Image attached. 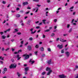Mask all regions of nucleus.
<instances>
[{"label":"nucleus","instance_id":"37998d69","mask_svg":"<svg viewBox=\"0 0 78 78\" xmlns=\"http://www.w3.org/2000/svg\"><path fill=\"white\" fill-rule=\"evenodd\" d=\"M4 45H7V42L6 43L4 42Z\"/></svg>","mask_w":78,"mask_h":78},{"label":"nucleus","instance_id":"9b49d317","mask_svg":"<svg viewBox=\"0 0 78 78\" xmlns=\"http://www.w3.org/2000/svg\"><path fill=\"white\" fill-rule=\"evenodd\" d=\"M18 31H19V30L17 29H15V31H13V33H16V32H18Z\"/></svg>","mask_w":78,"mask_h":78},{"label":"nucleus","instance_id":"b1692460","mask_svg":"<svg viewBox=\"0 0 78 78\" xmlns=\"http://www.w3.org/2000/svg\"><path fill=\"white\" fill-rule=\"evenodd\" d=\"M45 74V72H43L41 73V75H44Z\"/></svg>","mask_w":78,"mask_h":78},{"label":"nucleus","instance_id":"a19ab883","mask_svg":"<svg viewBox=\"0 0 78 78\" xmlns=\"http://www.w3.org/2000/svg\"><path fill=\"white\" fill-rule=\"evenodd\" d=\"M2 3L3 4H6V2H5V1H3L2 2Z\"/></svg>","mask_w":78,"mask_h":78},{"label":"nucleus","instance_id":"bb28decb","mask_svg":"<svg viewBox=\"0 0 78 78\" xmlns=\"http://www.w3.org/2000/svg\"><path fill=\"white\" fill-rule=\"evenodd\" d=\"M48 51H51V49L48 48Z\"/></svg>","mask_w":78,"mask_h":78},{"label":"nucleus","instance_id":"4468645a","mask_svg":"<svg viewBox=\"0 0 78 78\" xmlns=\"http://www.w3.org/2000/svg\"><path fill=\"white\" fill-rule=\"evenodd\" d=\"M66 55H67V57H68V56H69V55L70 54H69V52H66Z\"/></svg>","mask_w":78,"mask_h":78},{"label":"nucleus","instance_id":"20e7f679","mask_svg":"<svg viewBox=\"0 0 78 78\" xmlns=\"http://www.w3.org/2000/svg\"><path fill=\"white\" fill-rule=\"evenodd\" d=\"M34 29L33 28H31V29L30 30V31L31 32V34H34L36 32V30H35L34 32L33 31V30Z\"/></svg>","mask_w":78,"mask_h":78},{"label":"nucleus","instance_id":"412c9836","mask_svg":"<svg viewBox=\"0 0 78 78\" xmlns=\"http://www.w3.org/2000/svg\"><path fill=\"white\" fill-rule=\"evenodd\" d=\"M4 58V57H2V56H0V59H1V60H2V61H3V58Z\"/></svg>","mask_w":78,"mask_h":78},{"label":"nucleus","instance_id":"de8ad7c7","mask_svg":"<svg viewBox=\"0 0 78 78\" xmlns=\"http://www.w3.org/2000/svg\"><path fill=\"white\" fill-rule=\"evenodd\" d=\"M9 50V48H8L6 49H5V50L6 51Z\"/></svg>","mask_w":78,"mask_h":78},{"label":"nucleus","instance_id":"c756f323","mask_svg":"<svg viewBox=\"0 0 78 78\" xmlns=\"http://www.w3.org/2000/svg\"><path fill=\"white\" fill-rule=\"evenodd\" d=\"M23 42H24V41L23 40L21 41V44H23Z\"/></svg>","mask_w":78,"mask_h":78},{"label":"nucleus","instance_id":"6ab92c4d","mask_svg":"<svg viewBox=\"0 0 78 78\" xmlns=\"http://www.w3.org/2000/svg\"><path fill=\"white\" fill-rule=\"evenodd\" d=\"M46 20H42L43 23H44V24H45V22Z\"/></svg>","mask_w":78,"mask_h":78},{"label":"nucleus","instance_id":"dca6fc26","mask_svg":"<svg viewBox=\"0 0 78 78\" xmlns=\"http://www.w3.org/2000/svg\"><path fill=\"white\" fill-rule=\"evenodd\" d=\"M51 59H50L49 60L48 62V64H51Z\"/></svg>","mask_w":78,"mask_h":78},{"label":"nucleus","instance_id":"69168bd1","mask_svg":"<svg viewBox=\"0 0 78 78\" xmlns=\"http://www.w3.org/2000/svg\"><path fill=\"white\" fill-rule=\"evenodd\" d=\"M36 28L37 29H38L39 28V26L36 27Z\"/></svg>","mask_w":78,"mask_h":78},{"label":"nucleus","instance_id":"6e6552de","mask_svg":"<svg viewBox=\"0 0 78 78\" xmlns=\"http://www.w3.org/2000/svg\"><path fill=\"white\" fill-rule=\"evenodd\" d=\"M28 2H23V6H25V5H28Z\"/></svg>","mask_w":78,"mask_h":78},{"label":"nucleus","instance_id":"72a5a7b5","mask_svg":"<svg viewBox=\"0 0 78 78\" xmlns=\"http://www.w3.org/2000/svg\"><path fill=\"white\" fill-rule=\"evenodd\" d=\"M20 52H22L21 50H20L18 51V53H19Z\"/></svg>","mask_w":78,"mask_h":78},{"label":"nucleus","instance_id":"4d7b16f0","mask_svg":"<svg viewBox=\"0 0 78 78\" xmlns=\"http://www.w3.org/2000/svg\"><path fill=\"white\" fill-rule=\"evenodd\" d=\"M37 6H38V7H40V6H41V5H39L37 4Z\"/></svg>","mask_w":78,"mask_h":78},{"label":"nucleus","instance_id":"a878e982","mask_svg":"<svg viewBox=\"0 0 78 78\" xmlns=\"http://www.w3.org/2000/svg\"><path fill=\"white\" fill-rule=\"evenodd\" d=\"M50 30L49 29H48L44 31V32H48V31H49Z\"/></svg>","mask_w":78,"mask_h":78},{"label":"nucleus","instance_id":"423d86ee","mask_svg":"<svg viewBox=\"0 0 78 78\" xmlns=\"http://www.w3.org/2000/svg\"><path fill=\"white\" fill-rule=\"evenodd\" d=\"M57 47L59 48V49H61L62 48V45H61L60 44H58L57 46Z\"/></svg>","mask_w":78,"mask_h":78},{"label":"nucleus","instance_id":"4be33fe9","mask_svg":"<svg viewBox=\"0 0 78 78\" xmlns=\"http://www.w3.org/2000/svg\"><path fill=\"white\" fill-rule=\"evenodd\" d=\"M72 29L71 28L69 30V33H70V32H72Z\"/></svg>","mask_w":78,"mask_h":78},{"label":"nucleus","instance_id":"58836bf2","mask_svg":"<svg viewBox=\"0 0 78 78\" xmlns=\"http://www.w3.org/2000/svg\"><path fill=\"white\" fill-rule=\"evenodd\" d=\"M11 61H12V62H14V60L13 59V58H12L11 59Z\"/></svg>","mask_w":78,"mask_h":78},{"label":"nucleus","instance_id":"9d476101","mask_svg":"<svg viewBox=\"0 0 78 78\" xmlns=\"http://www.w3.org/2000/svg\"><path fill=\"white\" fill-rule=\"evenodd\" d=\"M31 62V64H33V63H34V61L32 59H30V61H29V62Z\"/></svg>","mask_w":78,"mask_h":78},{"label":"nucleus","instance_id":"c9c22d12","mask_svg":"<svg viewBox=\"0 0 78 78\" xmlns=\"http://www.w3.org/2000/svg\"><path fill=\"white\" fill-rule=\"evenodd\" d=\"M12 51H15V49L13 48H12Z\"/></svg>","mask_w":78,"mask_h":78},{"label":"nucleus","instance_id":"39448f33","mask_svg":"<svg viewBox=\"0 0 78 78\" xmlns=\"http://www.w3.org/2000/svg\"><path fill=\"white\" fill-rule=\"evenodd\" d=\"M59 77L61 78H65L66 77V76L64 74H62L61 75H59Z\"/></svg>","mask_w":78,"mask_h":78},{"label":"nucleus","instance_id":"338daca9","mask_svg":"<svg viewBox=\"0 0 78 78\" xmlns=\"http://www.w3.org/2000/svg\"><path fill=\"white\" fill-rule=\"evenodd\" d=\"M57 28V26H55V27H54V29H56Z\"/></svg>","mask_w":78,"mask_h":78},{"label":"nucleus","instance_id":"7c9ffc66","mask_svg":"<svg viewBox=\"0 0 78 78\" xmlns=\"http://www.w3.org/2000/svg\"><path fill=\"white\" fill-rule=\"evenodd\" d=\"M35 54L36 55V56L37 55V51H36L35 52Z\"/></svg>","mask_w":78,"mask_h":78},{"label":"nucleus","instance_id":"5fc2aeb1","mask_svg":"<svg viewBox=\"0 0 78 78\" xmlns=\"http://www.w3.org/2000/svg\"><path fill=\"white\" fill-rule=\"evenodd\" d=\"M47 2L48 3H50V0H47Z\"/></svg>","mask_w":78,"mask_h":78},{"label":"nucleus","instance_id":"f3484780","mask_svg":"<svg viewBox=\"0 0 78 78\" xmlns=\"http://www.w3.org/2000/svg\"><path fill=\"white\" fill-rule=\"evenodd\" d=\"M25 71H28V70H29V68L28 67L25 68Z\"/></svg>","mask_w":78,"mask_h":78},{"label":"nucleus","instance_id":"ea45409f","mask_svg":"<svg viewBox=\"0 0 78 78\" xmlns=\"http://www.w3.org/2000/svg\"><path fill=\"white\" fill-rule=\"evenodd\" d=\"M19 55H17L16 56V58H19Z\"/></svg>","mask_w":78,"mask_h":78},{"label":"nucleus","instance_id":"2f4dec72","mask_svg":"<svg viewBox=\"0 0 78 78\" xmlns=\"http://www.w3.org/2000/svg\"><path fill=\"white\" fill-rule=\"evenodd\" d=\"M54 36H55V34L54 33H52L51 35V36L52 37Z\"/></svg>","mask_w":78,"mask_h":78},{"label":"nucleus","instance_id":"6e6d98bb","mask_svg":"<svg viewBox=\"0 0 78 78\" xmlns=\"http://www.w3.org/2000/svg\"><path fill=\"white\" fill-rule=\"evenodd\" d=\"M5 50V48H4V47L2 48V51H4V50Z\"/></svg>","mask_w":78,"mask_h":78},{"label":"nucleus","instance_id":"a211bd4d","mask_svg":"<svg viewBox=\"0 0 78 78\" xmlns=\"http://www.w3.org/2000/svg\"><path fill=\"white\" fill-rule=\"evenodd\" d=\"M40 49V51H44V48L43 47H41Z\"/></svg>","mask_w":78,"mask_h":78},{"label":"nucleus","instance_id":"ddd939ff","mask_svg":"<svg viewBox=\"0 0 78 78\" xmlns=\"http://www.w3.org/2000/svg\"><path fill=\"white\" fill-rule=\"evenodd\" d=\"M63 40H64V39H62V38H60V41H61V42H66V40L64 41Z\"/></svg>","mask_w":78,"mask_h":78},{"label":"nucleus","instance_id":"2eb2a0df","mask_svg":"<svg viewBox=\"0 0 78 78\" xmlns=\"http://www.w3.org/2000/svg\"><path fill=\"white\" fill-rule=\"evenodd\" d=\"M1 37L2 39H5L6 37V36L5 35H2Z\"/></svg>","mask_w":78,"mask_h":78},{"label":"nucleus","instance_id":"79ce46f5","mask_svg":"<svg viewBox=\"0 0 78 78\" xmlns=\"http://www.w3.org/2000/svg\"><path fill=\"white\" fill-rule=\"evenodd\" d=\"M54 22H57V19H55L54 20Z\"/></svg>","mask_w":78,"mask_h":78},{"label":"nucleus","instance_id":"774afa93","mask_svg":"<svg viewBox=\"0 0 78 78\" xmlns=\"http://www.w3.org/2000/svg\"><path fill=\"white\" fill-rule=\"evenodd\" d=\"M75 78H78V74L77 75V76H76Z\"/></svg>","mask_w":78,"mask_h":78},{"label":"nucleus","instance_id":"f257e3e1","mask_svg":"<svg viewBox=\"0 0 78 78\" xmlns=\"http://www.w3.org/2000/svg\"><path fill=\"white\" fill-rule=\"evenodd\" d=\"M17 67V65L16 63L11 64L9 67L10 69H12V68H16Z\"/></svg>","mask_w":78,"mask_h":78},{"label":"nucleus","instance_id":"09e8293b","mask_svg":"<svg viewBox=\"0 0 78 78\" xmlns=\"http://www.w3.org/2000/svg\"><path fill=\"white\" fill-rule=\"evenodd\" d=\"M45 56V54H42V56H43V57H44V56Z\"/></svg>","mask_w":78,"mask_h":78},{"label":"nucleus","instance_id":"0eeeda50","mask_svg":"<svg viewBox=\"0 0 78 78\" xmlns=\"http://www.w3.org/2000/svg\"><path fill=\"white\" fill-rule=\"evenodd\" d=\"M27 49L29 50V51H30V50H31L32 48H31V46H27Z\"/></svg>","mask_w":78,"mask_h":78},{"label":"nucleus","instance_id":"f704fd0d","mask_svg":"<svg viewBox=\"0 0 78 78\" xmlns=\"http://www.w3.org/2000/svg\"><path fill=\"white\" fill-rule=\"evenodd\" d=\"M43 38H45V35L44 34L43 35V37H42Z\"/></svg>","mask_w":78,"mask_h":78},{"label":"nucleus","instance_id":"1a4fd4ad","mask_svg":"<svg viewBox=\"0 0 78 78\" xmlns=\"http://www.w3.org/2000/svg\"><path fill=\"white\" fill-rule=\"evenodd\" d=\"M74 8V6H73L72 7H71L69 9V11H70V12H72L73 11V8Z\"/></svg>","mask_w":78,"mask_h":78},{"label":"nucleus","instance_id":"e2e57ef3","mask_svg":"<svg viewBox=\"0 0 78 78\" xmlns=\"http://www.w3.org/2000/svg\"><path fill=\"white\" fill-rule=\"evenodd\" d=\"M11 30L10 29H9L8 30H7V31H9Z\"/></svg>","mask_w":78,"mask_h":78},{"label":"nucleus","instance_id":"bf43d9fd","mask_svg":"<svg viewBox=\"0 0 78 78\" xmlns=\"http://www.w3.org/2000/svg\"><path fill=\"white\" fill-rule=\"evenodd\" d=\"M30 13V11H28L27 12H26V14H28V13Z\"/></svg>","mask_w":78,"mask_h":78},{"label":"nucleus","instance_id":"0e129e2a","mask_svg":"<svg viewBox=\"0 0 78 78\" xmlns=\"http://www.w3.org/2000/svg\"><path fill=\"white\" fill-rule=\"evenodd\" d=\"M75 67H76V69H78V66L76 65L75 66Z\"/></svg>","mask_w":78,"mask_h":78},{"label":"nucleus","instance_id":"f03ea898","mask_svg":"<svg viewBox=\"0 0 78 78\" xmlns=\"http://www.w3.org/2000/svg\"><path fill=\"white\" fill-rule=\"evenodd\" d=\"M50 68L48 67H47L46 69V71H48V70H49V72L47 74V75H50V73L52 72V70H50Z\"/></svg>","mask_w":78,"mask_h":78},{"label":"nucleus","instance_id":"603ef678","mask_svg":"<svg viewBox=\"0 0 78 78\" xmlns=\"http://www.w3.org/2000/svg\"><path fill=\"white\" fill-rule=\"evenodd\" d=\"M59 38H57V39H56V41H59Z\"/></svg>","mask_w":78,"mask_h":78},{"label":"nucleus","instance_id":"473e14b6","mask_svg":"<svg viewBox=\"0 0 78 78\" xmlns=\"http://www.w3.org/2000/svg\"><path fill=\"white\" fill-rule=\"evenodd\" d=\"M37 9L35 11V12H37V11H38V9L39 8V7H37Z\"/></svg>","mask_w":78,"mask_h":78},{"label":"nucleus","instance_id":"680f3d73","mask_svg":"<svg viewBox=\"0 0 78 78\" xmlns=\"http://www.w3.org/2000/svg\"><path fill=\"white\" fill-rule=\"evenodd\" d=\"M45 11H46V10L47 11V10H48V8H46V9H45Z\"/></svg>","mask_w":78,"mask_h":78},{"label":"nucleus","instance_id":"8fccbe9b","mask_svg":"<svg viewBox=\"0 0 78 78\" xmlns=\"http://www.w3.org/2000/svg\"><path fill=\"white\" fill-rule=\"evenodd\" d=\"M17 60H19V59H20V58H21V57H19L18 58H17Z\"/></svg>","mask_w":78,"mask_h":78},{"label":"nucleus","instance_id":"c03bdc74","mask_svg":"<svg viewBox=\"0 0 78 78\" xmlns=\"http://www.w3.org/2000/svg\"><path fill=\"white\" fill-rule=\"evenodd\" d=\"M20 12L21 13H23V10H20Z\"/></svg>","mask_w":78,"mask_h":78},{"label":"nucleus","instance_id":"393cba45","mask_svg":"<svg viewBox=\"0 0 78 78\" xmlns=\"http://www.w3.org/2000/svg\"><path fill=\"white\" fill-rule=\"evenodd\" d=\"M32 40H33V38H32V37H30V38L29 39V41H32Z\"/></svg>","mask_w":78,"mask_h":78},{"label":"nucleus","instance_id":"3c124183","mask_svg":"<svg viewBox=\"0 0 78 78\" xmlns=\"http://www.w3.org/2000/svg\"><path fill=\"white\" fill-rule=\"evenodd\" d=\"M61 53H64V50H62L61 51Z\"/></svg>","mask_w":78,"mask_h":78},{"label":"nucleus","instance_id":"a18cd8bd","mask_svg":"<svg viewBox=\"0 0 78 78\" xmlns=\"http://www.w3.org/2000/svg\"><path fill=\"white\" fill-rule=\"evenodd\" d=\"M69 27H70V24H68L67 25V27L68 28H69Z\"/></svg>","mask_w":78,"mask_h":78},{"label":"nucleus","instance_id":"f8f14e48","mask_svg":"<svg viewBox=\"0 0 78 78\" xmlns=\"http://www.w3.org/2000/svg\"><path fill=\"white\" fill-rule=\"evenodd\" d=\"M17 75H18V77H20V76H21V75H22V74H20V73H19L18 72H17Z\"/></svg>","mask_w":78,"mask_h":78},{"label":"nucleus","instance_id":"4c0bfd02","mask_svg":"<svg viewBox=\"0 0 78 78\" xmlns=\"http://www.w3.org/2000/svg\"><path fill=\"white\" fill-rule=\"evenodd\" d=\"M9 44H10V42H7V45H9Z\"/></svg>","mask_w":78,"mask_h":78},{"label":"nucleus","instance_id":"aec40b11","mask_svg":"<svg viewBox=\"0 0 78 78\" xmlns=\"http://www.w3.org/2000/svg\"><path fill=\"white\" fill-rule=\"evenodd\" d=\"M4 71H5V72H6V71H7V69L6 68H5L3 69Z\"/></svg>","mask_w":78,"mask_h":78},{"label":"nucleus","instance_id":"7ed1b4c3","mask_svg":"<svg viewBox=\"0 0 78 78\" xmlns=\"http://www.w3.org/2000/svg\"><path fill=\"white\" fill-rule=\"evenodd\" d=\"M23 56H25V59H27L29 58V55H27L26 54H24L23 55Z\"/></svg>","mask_w":78,"mask_h":78},{"label":"nucleus","instance_id":"13d9d810","mask_svg":"<svg viewBox=\"0 0 78 78\" xmlns=\"http://www.w3.org/2000/svg\"><path fill=\"white\" fill-rule=\"evenodd\" d=\"M30 21H28V22L27 23V24H28V25H30Z\"/></svg>","mask_w":78,"mask_h":78},{"label":"nucleus","instance_id":"052dcab7","mask_svg":"<svg viewBox=\"0 0 78 78\" xmlns=\"http://www.w3.org/2000/svg\"><path fill=\"white\" fill-rule=\"evenodd\" d=\"M76 13V12H74L73 13V15H75V13Z\"/></svg>","mask_w":78,"mask_h":78},{"label":"nucleus","instance_id":"49530a36","mask_svg":"<svg viewBox=\"0 0 78 78\" xmlns=\"http://www.w3.org/2000/svg\"><path fill=\"white\" fill-rule=\"evenodd\" d=\"M0 34H1V35H2V34H3V32H0Z\"/></svg>","mask_w":78,"mask_h":78},{"label":"nucleus","instance_id":"cd10ccee","mask_svg":"<svg viewBox=\"0 0 78 78\" xmlns=\"http://www.w3.org/2000/svg\"><path fill=\"white\" fill-rule=\"evenodd\" d=\"M33 2H39V0H33Z\"/></svg>","mask_w":78,"mask_h":78},{"label":"nucleus","instance_id":"864d4df0","mask_svg":"<svg viewBox=\"0 0 78 78\" xmlns=\"http://www.w3.org/2000/svg\"><path fill=\"white\" fill-rule=\"evenodd\" d=\"M17 34H18V35H20L21 34V33H20V32L17 33Z\"/></svg>","mask_w":78,"mask_h":78},{"label":"nucleus","instance_id":"c85d7f7f","mask_svg":"<svg viewBox=\"0 0 78 78\" xmlns=\"http://www.w3.org/2000/svg\"><path fill=\"white\" fill-rule=\"evenodd\" d=\"M35 47L37 48H39V45H37V44L35 46Z\"/></svg>","mask_w":78,"mask_h":78},{"label":"nucleus","instance_id":"e433bc0d","mask_svg":"<svg viewBox=\"0 0 78 78\" xmlns=\"http://www.w3.org/2000/svg\"><path fill=\"white\" fill-rule=\"evenodd\" d=\"M16 11H19V10H20V9L19 8L17 7L16 8Z\"/></svg>","mask_w":78,"mask_h":78},{"label":"nucleus","instance_id":"5701e85b","mask_svg":"<svg viewBox=\"0 0 78 78\" xmlns=\"http://www.w3.org/2000/svg\"><path fill=\"white\" fill-rule=\"evenodd\" d=\"M20 16V14H17L16 15V17H19Z\"/></svg>","mask_w":78,"mask_h":78}]
</instances>
